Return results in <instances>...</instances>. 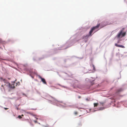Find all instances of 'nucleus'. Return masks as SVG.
<instances>
[{"label": "nucleus", "instance_id": "f257e3e1", "mask_svg": "<svg viewBox=\"0 0 127 127\" xmlns=\"http://www.w3.org/2000/svg\"><path fill=\"white\" fill-rule=\"evenodd\" d=\"M100 26V24H97L96 26L94 27L91 28V30L89 32V34L85 36H83L82 38L83 39H86L87 40L85 41V42H86L87 39L90 36H91L93 34L92 33L93 31L98 28Z\"/></svg>", "mask_w": 127, "mask_h": 127}, {"label": "nucleus", "instance_id": "9b49d317", "mask_svg": "<svg viewBox=\"0 0 127 127\" xmlns=\"http://www.w3.org/2000/svg\"><path fill=\"white\" fill-rule=\"evenodd\" d=\"M74 114L75 115H77L78 114V113L77 112L75 111L74 112Z\"/></svg>", "mask_w": 127, "mask_h": 127}, {"label": "nucleus", "instance_id": "39448f33", "mask_svg": "<svg viewBox=\"0 0 127 127\" xmlns=\"http://www.w3.org/2000/svg\"><path fill=\"white\" fill-rule=\"evenodd\" d=\"M40 78L41 79L42 81L45 84H46L47 83L44 79L42 78L41 77H40Z\"/></svg>", "mask_w": 127, "mask_h": 127}, {"label": "nucleus", "instance_id": "a211bd4d", "mask_svg": "<svg viewBox=\"0 0 127 127\" xmlns=\"http://www.w3.org/2000/svg\"><path fill=\"white\" fill-rule=\"evenodd\" d=\"M119 41H118V42H117V43H119Z\"/></svg>", "mask_w": 127, "mask_h": 127}, {"label": "nucleus", "instance_id": "ddd939ff", "mask_svg": "<svg viewBox=\"0 0 127 127\" xmlns=\"http://www.w3.org/2000/svg\"><path fill=\"white\" fill-rule=\"evenodd\" d=\"M100 103V104L102 105V106H103L104 105V103H102V102H101Z\"/></svg>", "mask_w": 127, "mask_h": 127}, {"label": "nucleus", "instance_id": "7ed1b4c3", "mask_svg": "<svg viewBox=\"0 0 127 127\" xmlns=\"http://www.w3.org/2000/svg\"><path fill=\"white\" fill-rule=\"evenodd\" d=\"M126 34V32H123V30H121L118 33L116 37L120 39L125 36Z\"/></svg>", "mask_w": 127, "mask_h": 127}, {"label": "nucleus", "instance_id": "1a4fd4ad", "mask_svg": "<svg viewBox=\"0 0 127 127\" xmlns=\"http://www.w3.org/2000/svg\"><path fill=\"white\" fill-rule=\"evenodd\" d=\"M27 113H28V114H30L32 115H33V114L32 113L30 112H27Z\"/></svg>", "mask_w": 127, "mask_h": 127}, {"label": "nucleus", "instance_id": "f03ea898", "mask_svg": "<svg viewBox=\"0 0 127 127\" xmlns=\"http://www.w3.org/2000/svg\"><path fill=\"white\" fill-rule=\"evenodd\" d=\"M0 79L1 81L2 80L5 83L4 86L3 85H1L2 87H3V89L4 90L6 88H10V83H9L5 79H3L2 77L0 78Z\"/></svg>", "mask_w": 127, "mask_h": 127}, {"label": "nucleus", "instance_id": "6ab92c4d", "mask_svg": "<svg viewBox=\"0 0 127 127\" xmlns=\"http://www.w3.org/2000/svg\"><path fill=\"white\" fill-rule=\"evenodd\" d=\"M24 116V115H23V114H22V115H21V116Z\"/></svg>", "mask_w": 127, "mask_h": 127}, {"label": "nucleus", "instance_id": "aec40b11", "mask_svg": "<svg viewBox=\"0 0 127 127\" xmlns=\"http://www.w3.org/2000/svg\"><path fill=\"white\" fill-rule=\"evenodd\" d=\"M35 118H36V119H38V118H36V117H35Z\"/></svg>", "mask_w": 127, "mask_h": 127}, {"label": "nucleus", "instance_id": "dca6fc26", "mask_svg": "<svg viewBox=\"0 0 127 127\" xmlns=\"http://www.w3.org/2000/svg\"><path fill=\"white\" fill-rule=\"evenodd\" d=\"M2 42V40L0 39V43H1Z\"/></svg>", "mask_w": 127, "mask_h": 127}, {"label": "nucleus", "instance_id": "f3484780", "mask_svg": "<svg viewBox=\"0 0 127 127\" xmlns=\"http://www.w3.org/2000/svg\"><path fill=\"white\" fill-rule=\"evenodd\" d=\"M79 98H81V97L80 96H79L78 97Z\"/></svg>", "mask_w": 127, "mask_h": 127}, {"label": "nucleus", "instance_id": "6e6552de", "mask_svg": "<svg viewBox=\"0 0 127 127\" xmlns=\"http://www.w3.org/2000/svg\"><path fill=\"white\" fill-rule=\"evenodd\" d=\"M92 67H93V70L94 71H95V66L94 65H93V64L92 65Z\"/></svg>", "mask_w": 127, "mask_h": 127}, {"label": "nucleus", "instance_id": "20e7f679", "mask_svg": "<svg viewBox=\"0 0 127 127\" xmlns=\"http://www.w3.org/2000/svg\"><path fill=\"white\" fill-rule=\"evenodd\" d=\"M115 46L118 47H121L123 48H125L124 46L122 45H119L117 43H115Z\"/></svg>", "mask_w": 127, "mask_h": 127}, {"label": "nucleus", "instance_id": "f8f14e48", "mask_svg": "<svg viewBox=\"0 0 127 127\" xmlns=\"http://www.w3.org/2000/svg\"><path fill=\"white\" fill-rule=\"evenodd\" d=\"M45 127H49V126L48 125H47L44 126Z\"/></svg>", "mask_w": 127, "mask_h": 127}, {"label": "nucleus", "instance_id": "0eeeda50", "mask_svg": "<svg viewBox=\"0 0 127 127\" xmlns=\"http://www.w3.org/2000/svg\"><path fill=\"white\" fill-rule=\"evenodd\" d=\"M98 104V103H94V107H96L97 106Z\"/></svg>", "mask_w": 127, "mask_h": 127}, {"label": "nucleus", "instance_id": "2eb2a0df", "mask_svg": "<svg viewBox=\"0 0 127 127\" xmlns=\"http://www.w3.org/2000/svg\"><path fill=\"white\" fill-rule=\"evenodd\" d=\"M4 108L5 109V110H6L7 109H8V108Z\"/></svg>", "mask_w": 127, "mask_h": 127}, {"label": "nucleus", "instance_id": "4468645a", "mask_svg": "<svg viewBox=\"0 0 127 127\" xmlns=\"http://www.w3.org/2000/svg\"><path fill=\"white\" fill-rule=\"evenodd\" d=\"M34 122H35V123H37V121H34Z\"/></svg>", "mask_w": 127, "mask_h": 127}, {"label": "nucleus", "instance_id": "423d86ee", "mask_svg": "<svg viewBox=\"0 0 127 127\" xmlns=\"http://www.w3.org/2000/svg\"><path fill=\"white\" fill-rule=\"evenodd\" d=\"M123 90V89H122L121 88H120L117 90L116 93H117L122 91Z\"/></svg>", "mask_w": 127, "mask_h": 127}, {"label": "nucleus", "instance_id": "9d476101", "mask_svg": "<svg viewBox=\"0 0 127 127\" xmlns=\"http://www.w3.org/2000/svg\"><path fill=\"white\" fill-rule=\"evenodd\" d=\"M18 118L19 119H21L22 118L21 116H20V115H19L18 116Z\"/></svg>", "mask_w": 127, "mask_h": 127}]
</instances>
